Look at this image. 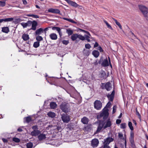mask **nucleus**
<instances>
[{
  "label": "nucleus",
  "instance_id": "nucleus-1",
  "mask_svg": "<svg viewBox=\"0 0 148 148\" xmlns=\"http://www.w3.org/2000/svg\"><path fill=\"white\" fill-rule=\"evenodd\" d=\"M138 7L146 20L148 21V8L145 6L142 5H139Z\"/></svg>",
  "mask_w": 148,
  "mask_h": 148
},
{
  "label": "nucleus",
  "instance_id": "nucleus-2",
  "mask_svg": "<svg viewBox=\"0 0 148 148\" xmlns=\"http://www.w3.org/2000/svg\"><path fill=\"white\" fill-rule=\"evenodd\" d=\"M60 109L65 113H67L70 110L69 106L68 103H62L60 105Z\"/></svg>",
  "mask_w": 148,
  "mask_h": 148
},
{
  "label": "nucleus",
  "instance_id": "nucleus-3",
  "mask_svg": "<svg viewBox=\"0 0 148 148\" xmlns=\"http://www.w3.org/2000/svg\"><path fill=\"white\" fill-rule=\"evenodd\" d=\"M78 38L82 40H84L83 36L80 34H73L71 36V39L73 41H75Z\"/></svg>",
  "mask_w": 148,
  "mask_h": 148
},
{
  "label": "nucleus",
  "instance_id": "nucleus-4",
  "mask_svg": "<svg viewBox=\"0 0 148 148\" xmlns=\"http://www.w3.org/2000/svg\"><path fill=\"white\" fill-rule=\"evenodd\" d=\"M102 85L101 87L102 89H106L107 91L110 90L112 88V85L109 82H107L106 84L102 83Z\"/></svg>",
  "mask_w": 148,
  "mask_h": 148
},
{
  "label": "nucleus",
  "instance_id": "nucleus-5",
  "mask_svg": "<svg viewBox=\"0 0 148 148\" xmlns=\"http://www.w3.org/2000/svg\"><path fill=\"white\" fill-rule=\"evenodd\" d=\"M94 104V108L97 110H100L102 108V103L99 100H96Z\"/></svg>",
  "mask_w": 148,
  "mask_h": 148
},
{
  "label": "nucleus",
  "instance_id": "nucleus-6",
  "mask_svg": "<svg viewBox=\"0 0 148 148\" xmlns=\"http://www.w3.org/2000/svg\"><path fill=\"white\" fill-rule=\"evenodd\" d=\"M61 119L65 123H68L70 120L69 116L65 114L62 115Z\"/></svg>",
  "mask_w": 148,
  "mask_h": 148
},
{
  "label": "nucleus",
  "instance_id": "nucleus-7",
  "mask_svg": "<svg viewBox=\"0 0 148 148\" xmlns=\"http://www.w3.org/2000/svg\"><path fill=\"white\" fill-rule=\"evenodd\" d=\"M108 60L109 62H108L107 59H105L101 63V65L103 67H106L108 66L109 65V63L110 64L111 66L112 67V66L111 64L110 63V58L109 57H108Z\"/></svg>",
  "mask_w": 148,
  "mask_h": 148
},
{
  "label": "nucleus",
  "instance_id": "nucleus-8",
  "mask_svg": "<svg viewBox=\"0 0 148 148\" xmlns=\"http://www.w3.org/2000/svg\"><path fill=\"white\" fill-rule=\"evenodd\" d=\"M104 125V123L102 121H100L99 123L97 129L95 134H97L100 132L102 128L103 127Z\"/></svg>",
  "mask_w": 148,
  "mask_h": 148
},
{
  "label": "nucleus",
  "instance_id": "nucleus-9",
  "mask_svg": "<svg viewBox=\"0 0 148 148\" xmlns=\"http://www.w3.org/2000/svg\"><path fill=\"white\" fill-rule=\"evenodd\" d=\"M113 139L111 137H108L104 140L103 144L108 145L110 143L113 141Z\"/></svg>",
  "mask_w": 148,
  "mask_h": 148
},
{
  "label": "nucleus",
  "instance_id": "nucleus-10",
  "mask_svg": "<svg viewBox=\"0 0 148 148\" xmlns=\"http://www.w3.org/2000/svg\"><path fill=\"white\" fill-rule=\"evenodd\" d=\"M99 143V141L98 139L95 138L91 141V145L93 147H97Z\"/></svg>",
  "mask_w": 148,
  "mask_h": 148
},
{
  "label": "nucleus",
  "instance_id": "nucleus-11",
  "mask_svg": "<svg viewBox=\"0 0 148 148\" xmlns=\"http://www.w3.org/2000/svg\"><path fill=\"white\" fill-rule=\"evenodd\" d=\"M48 12L55 14H60V10L57 9H53L52 8H49L48 10Z\"/></svg>",
  "mask_w": 148,
  "mask_h": 148
},
{
  "label": "nucleus",
  "instance_id": "nucleus-12",
  "mask_svg": "<svg viewBox=\"0 0 148 148\" xmlns=\"http://www.w3.org/2000/svg\"><path fill=\"white\" fill-rule=\"evenodd\" d=\"M105 125H104L103 128L105 129L106 128L110 127L112 125V123L111 121H110V119H108L104 123Z\"/></svg>",
  "mask_w": 148,
  "mask_h": 148
},
{
  "label": "nucleus",
  "instance_id": "nucleus-13",
  "mask_svg": "<svg viewBox=\"0 0 148 148\" xmlns=\"http://www.w3.org/2000/svg\"><path fill=\"white\" fill-rule=\"evenodd\" d=\"M52 29L53 30H56L59 33L60 37L62 36V33L60 27H52Z\"/></svg>",
  "mask_w": 148,
  "mask_h": 148
},
{
  "label": "nucleus",
  "instance_id": "nucleus-14",
  "mask_svg": "<svg viewBox=\"0 0 148 148\" xmlns=\"http://www.w3.org/2000/svg\"><path fill=\"white\" fill-rule=\"evenodd\" d=\"M114 91L113 90L111 94H108L107 95V97L110 101H112L114 98Z\"/></svg>",
  "mask_w": 148,
  "mask_h": 148
},
{
  "label": "nucleus",
  "instance_id": "nucleus-15",
  "mask_svg": "<svg viewBox=\"0 0 148 148\" xmlns=\"http://www.w3.org/2000/svg\"><path fill=\"white\" fill-rule=\"evenodd\" d=\"M14 18H5V19H0V23H2L3 22H11L13 21Z\"/></svg>",
  "mask_w": 148,
  "mask_h": 148
},
{
  "label": "nucleus",
  "instance_id": "nucleus-16",
  "mask_svg": "<svg viewBox=\"0 0 148 148\" xmlns=\"http://www.w3.org/2000/svg\"><path fill=\"white\" fill-rule=\"evenodd\" d=\"M40 133V131L38 130H34L32 132L31 134L32 136H36L38 135Z\"/></svg>",
  "mask_w": 148,
  "mask_h": 148
},
{
  "label": "nucleus",
  "instance_id": "nucleus-17",
  "mask_svg": "<svg viewBox=\"0 0 148 148\" xmlns=\"http://www.w3.org/2000/svg\"><path fill=\"white\" fill-rule=\"evenodd\" d=\"M32 27L30 29L35 30L36 29V26L37 25V23L35 21H32Z\"/></svg>",
  "mask_w": 148,
  "mask_h": 148
},
{
  "label": "nucleus",
  "instance_id": "nucleus-18",
  "mask_svg": "<svg viewBox=\"0 0 148 148\" xmlns=\"http://www.w3.org/2000/svg\"><path fill=\"white\" fill-rule=\"evenodd\" d=\"M103 112L104 115V118H106V119L108 117V110L107 108H104L103 110Z\"/></svg>",
  "mask_w": 148,
  "mask_h": 148
},
{
  "label": "nucleus",
  "instance_id": "nucleus-19",
  "mask_svg": "<svg viewBox=\"0 0 148 148\" xmlns=\"http://www.w3.org/2000/svg\"><path fill=\"white\" fill-rule=\"evenodd\" d=\"M50 38L52 40H56L57 39V36L55 33H52L49 35Z\"/></svg>",
  "mask_w": 148,
  "mask_h": 148
},
{
  "label": "nucleus",
  "instance_id": "nucleus-20",
  "mask_svg": "<svg viewBox=\"0 0 148 148\" xmlns=\"http://www.w3.org/2000/svg\"><path fill=\"white\" fill-rule=\"evenodd\" d=\"M38 138L40 140H42L46 138V135L42 134H40L38 136Z\"/></svg>",
  "mask_w": 148,
  "mask_h": 148
},
{
  "label": "nucleus",
  "instance_id": "nucleus-21",
  "mask_svg": "<svg viewBox=\"0 0 148 148\" xmlns=\"http://www.w3.org/2000/svg\"><path fill=\"white\" fill-rule=\"evenodd\" d=\"M92 53L93 55L96 58H98L99 55V52L96 50L93 51L92 52Z\"/></svg>",
  "mask_w": 148,
  "mask_h": 148
},
{
  "label": "nucleus",
  "instance_id": "nucleus-22",
  "mask_svg": "<svg viewBox=\"0 0 148 148\" xmlns=\"http://www.w3.org/2000/svg\"><path fill=\"white\" fill-rule=\"evenodd\" d=\"M73 31L70 28L66 29V32L68 34V36H70L73 34Z\"/></svg>",
  "mask_w": 148,
  "mask_h": 148
},
{
  "label": "nucleus",
  "instance_id": "nucleus-23",
  "mask_svg": "<svg viewBox=\"0 0 148 148\" xmlns=\"http://www.w3.org/2000/svg\"><path fill=\"white\" fill-rule=\"evenodd\" d=\"M43 32V29L42 28H40L37 29L35 32V34L36 35H39L41 34Z\"/></svg>",
  "mask_w": 148,
  "mask_h": 148
},
{
  "label": "nucleus",
  "instance_id": "nucleus-24",
  "mask_svg": "<svg viewBox=\"0 0 148 148\" xmlns=\"http://www.w3.org/2000/svg\"><path fill=\"white\" fill-rule=\"evenodd\" d=\"M22 38L25 41L28 40L29 39L28 35L27 34H24L22 36Z\"/></svg>",
  "mask_w": 148,
  "mask_h": 148
},
{
  "label": "nucleus",
  "instance_id": "nucleus-25",
  "mask_svg": "<svg viewBox=\"0 0 148 148\" xmlns=\"http://www.w3.org/2000/svg\"><path fill=\"white\" fill-rule=\"evenodd\" d=\"M50 107L51 109H54L57 107V105L55 102H51L50 104Z\"/></svg>",
  "mask_w": 148,
  "mask_h": 148
},
{
  "label": "nucleus",
  "instance_id": "nucleus-26",
  "mask_svg": "<svg viewBox=\"0 0 148 148\" xmlns=\"http://www.w3.org/2000/svg\"><path fill=\"white\" fill-rule=\"evenodd\" d=\"M81 121L84 124H87L88 122V119L87 118L84 117L82 119Z\"/></svg>",
  "mask_w": 148,
  "mask_h": 148
},
{
  "label": "nucleus",
  "instance_id": "nucleus-27",
  "mask_svg": "<svg viewBox=\"0 0 148 148\" xmlns=\"http://www.w3.org/2000/svg\"><path fill=\"white\" fill-rule=\"evenodd\" d=\"M9 28L8 27H4L2 28V31L6 33H8L9 32Z\"/></svg>",
  "mask_w": 148,
  "mask_h": 148
},
{
  "label": "nucleus",
  "instance_id": "nucleus-28",
  "mask_svg": "<svg viewBox=\"0 0 148 148\" xmlns=\"http://www.w3.org/2000/svg\"><path fill=\"white\" fill-rule=\"evenodd\" d=\"M47 115L49 117L52 118L55 117L56 116L54 112H49L48 113Z\"/></svg>",
  "mask_w": 148,
  "mask_h": 148
},
{
  "label": "nucleus",
  "instance_id": "nucleus-29",
  "mask_svg": "<svg viewBox=\"0 0 148 148\" xmlns=\"http://www.w3.org/2000/svg\"><path fill=\"white\" fill-rule=\"evenodd\" d=\"M91 36H89V35H85L83 37L84 38V40H87L88 42H90V40L89 39L90 38Z\"/></svg>",
  "mask_w": 148,
  "mask_h": 148
},
{
  "label": "nucleus",
  "instance_id": "nucleus-30",
  "mask_svg": "<svg viewBox=\"0 0 148 148\" xmlns=\"http://www.w3.org/2000/svg\"><path fill=\"white\" fill-rule=\"evenodd\" d=\"M63 19L64 20L68 21L69 22H71L72 23H74L75 24H77V23L75 21H73V20L71 19H69L66 18H63Z\"/></svg>",
  "mask_w": 148,
  "mask_h": 148
},
{
  "label": "nucleus",
  "instance_id": "nucleus-31",
  "mask_svg": "<svg viewBox=\"0 0 148 148\" xmlns=\"http://www.w3.org/2000/svg\"><path fill=\"white\" fill-rule=\"evenodd\" d=\"M128 125L131 131H133L134 130V127L132 126V123L131 122L129 121Z\"/></svg>",
  "mask_w": 148,
  "mask_h": 148
},
{
  "label": "nucleus",
  "instance_id": "nucleus-32",
  "mask_svg": "<svg viewBox=\"0 0 148 148\" xmlns=\"http://www.w3.org/2000/svg\"><path fill=\"white\" fill-rule=\"evenodd\" d=\"M113 20L114 21H115V23H116V24L118 25V26L121 29H122V26L121 25V24H120V23L119 22H118L117 20H116L115 19H113Z\"/></svg>",
  "mask_w": 148,
  "mask_h": 148
},
{
  "label": "nucleus",
  "instance_id": "nucleus-33",
  "mask_svg": "<svg viewBox=\"0 0 148 148\" xmlns=\"http://www.w3.org/2000/svg\"><path fill=\"white\" fill-rule=\"evenodd\" d=\"M27 148H32L33 146V143L31 142H29L27 144Z\"/></svg>",
  "mask_w": 148,
  "mask_h": 148
},
{
  "label": "nucleus",
  "instance_id": "nucleus-34",
  "mask_svg": "<svg viewBox=\"0 0 148 148\" xmlns=\"http://www.w3.org/2000/svg\"><path fill=\"white\" fill-rule=\"evenodd\" d=\"M26 122L29 123L32 121V119L31 117L29 116L25 118Z\"/></svg>",
  "mask_w": 148,
  "mask_h": 148
},
{
  "label": "nucleus",
  "instance_id": "nucleus-35",
  "mask_svg": "<svg viewBox=\"0 0 148 148\" xmlns=\"http://www.w3.org/2000/svg\"><path fill=\"white\" fill-rule=\"evenodd\" d=\"M39 43V42L38 41L34 42L33 45V46L35 48L38 47L40 45Z\"/></svg>",
  "mask_w": 148,
  "mask_h": 148
},
{
  "label": "nucleus",
  "instance_id": "nucleus-36",
  "mask_svg": "<svg viewBox=\"0 0 148 148\" xmlns=\"http://www.w3.org/2000/svg\"><path fill=\"white\" fill-rule=\"evenodd\" d=\"M36 39L38 42H39L42 40H43V38L41 36H38L36 37Z\"/></svg>",
  "mask_w": 148,
  "mask_h": 148
},
{
  "label": "nucleus",
  "instance_id": "nucleus-37",
  "mask_svg": "<svg viewBox=\"0 0 148 148\" xmlns=\"http://www.w3.org/2000/svg\"><path fill=\"white\" fill-rule=\"evenodd\" d=\"M126 127V124L125 123H122L120 125V128L121 129H124Z\"/></svg>",
  "mask_w": 148,
  "mask_h": 148
},
{
  "label": "nucleus",
  "instance_id": "nucleus-38",
  "mask_svg": "<svg viewBox=\"0 0 148 148\" xmlns=\"http://www.w3.org/2000/svg\"><path fill=\"white\" fill-rule=\"evenodd\" d=\"M12 140L16 143H18L20 141V140L19 138H13L12 139Z\"/></svg>",
  "mask_w": 148,
  "mask_h": 148
},
{
  "label": "nucleus",
  "instance_id": "nucleus-39",
  "mask_svg": "<svg viewBox=\"0 0 148 148\" xmlns=\"http://www.w3.org/2000/svg\"><path fill=\"white\" fill-rule=\"evenodd\" d=\"M102 117H103V119H106V118H104V115L103 114V112L101 113L99 115L97 116V118H99Z\"/></svg>",
  "mask_w": 148,
  "mask_h": 148
},
{
  "label": "nucleus",
  "instance_id": "nucleus-40",
  "mask_svg": "<svg viewBox=\"0 0 148 148\" xmlns=\"http://www.w3.org/2000/svg\"><path fill=\"white\" fill-rule=\"evenodd\" d=\"M104 22L106 23V25L107 26L108 28L112 29L111 26L109 24V23L107 22V21L105 20L104 21Z\"/></svg>",
  "mask_w": 148,
  "mask_h": 148
},
{
  "label": "nucleus",
  "instance_id": "nucleus-41",
  "mask_svg": "<svg viewBox=\"0 0 148 148\" xmlns=\"http://www.w3.org/2000/svg\"><path fill=\"white\" fill-rule=\"evenodd\" d=\"M136 115H137V116H138V118L140 119V120L141 121V116L139 112H138V110L137 109H136Z\"/></svg>",
  "mask_w": 148,
  "mask_h": 148
},
{
  "label": "nucleus",
  "instance_id": "nucleus-42",
  "mask_svg": "<svg viewBox=\"0 0 148 148\" xmlns=\"http://www.w3.org/2000/svg\"><path fill=\"white\" fill-rule=\"evenodd\" d=\"M5 1H0V6L1 7H3L5 6Z\"/></svg>",
  "mask_w": 148,
  "mask_h": 148
},
{
  "label": "nucleus",
  "instance_id": "nucleus-43",
  "mask_svg": "<svg viewBox=\"0 0 148 148\" xmlns=\"http://www.w3.org/2000/svg\"><path fill=\"white\" fill-rule=\"evenodd\" d=\"M62 42L63 44L65 45H68L69 42V41L68 40H64L62 41Z\"/></svg>",
  "mask_w": 148,
  "mask_h": 148
},
{
  "label": "nucleus",
  "instance_id": "nucleus-44",
  "mask_svg": "<svg viewBox=\"0 0 148 148\" xmlns=\"http://www.w3.org/2000/svg\"><path fill=\"white\" fill-rule=\"evenodd\" d=\"M118 136L121 139H123V137L122 133L121 132H119L118 133Z\"/></svg>",
  "mask_w": 148,
  "mask_h": 148
},
{
  "label": "nucleus",
  "instance_id": "nucleus-45",
  "mask_svg": "<svg viewBox=\"0 0 148 148\" xmlns=\"http://www.w3.org/2000/svg\"><path fill=\"white\" fill-rule=\"evenodd\" d=\"M26 23L27 27V26H30L31 25L32 21H29Z\"/></svg>",
  "mask_w": 148,
  "mask_h": 148
},
{
  "label": "nucleus",
  "instance_id": "nucleus-46",
  "mask_svg": "<svg viewBox=\"0 0 148 148\" xmlns=\"http://www.w3.org/2000/svg\"><path fill=\"white\" fill-rule=\"evenodd\" d=\"M134 134L132 131H131L130 133V138H134Z\"/></svg>",
  "mask_w": 148,
  "mask_h": 148
},
{
  "label": "nucleus",
  "instance_id": "nucleus-47",
  "mask_svg": "<svg viewBox=\"0 0 148 148\" xmlns=\"http://www.w3.org/2000/svg\"><path fill=\"white\" fill-rule=\"evenodd\" d=\"M85 48L86 49H89L91 48V46L89 44H86L85 45Z\"/></svg>",
  "mask_w": 148,
  "mask_h": 148
},
{
  "label": "nucleus",
  "instance_id": "nucleus-48",
  "mask_svg": "<svg viewBox=\"0 0 148 148\" xmlns=\"http://www.w3.org/2000/svg\"><path fill=\"white\" fill-rule=\"evenodd\" d=\"M116 106H113V111H112V114H114L116 111Z\"/></svg>",
  "mask_w": 148,
  "mask_h": 148
},
{
  "label": "nucleus",
  "instance_id": "nucleus-49",
  "mask_svg": "<svg viewBox=\"0 0 148 148\" xmlns=\"http://www.w3.org/2000/svg\"><path fill=\"white\" fill-rule=\"evenodd\" d=\"M21 24L23 26V28H25L27 27L26 23H21Z\"/></svg>",
  "mask_w": 148,
  "mask_h": 148
},
{
  "label": "nucleus",
  "instance_id": "nucleus-50",
  "mask_svg": "<svg viewBox=\"0 0 148 148\" xmlns=\"http://www.w3.org/2000/svg\"><path fill=\"white\" fill-rule=\"evenodd\" d=\"M101 148H110V147L109 145L103 144V145L102 146Z\"/></svg>",
  "mask_w": 148,
  "mask_h": 148
},
{
  "label": "nucleus",
  "instance_id": "nucleus-51",
  "mask_svg": "<svg viewBox=\"0 0 148 148\" xmlns=\"http://www.w3.org/2000/svg\"><path fill=\"white\" fill-rule=\"evenodd\" d=\"M97 49L99 50L100 52H102L103 51V49L100 46L98 47Z\"/></svg>",
  "mask_w": 148,
  "mask_h": 148
},
{
  "label": "nucleus",
  "instance_id": "nucleus-52",
  "mask_svg": "<svg viewBox=\"0 0 148 148\" xmlns=\"http://www.w3.org/2000/svg\"><path fill=\"white\" fill-rule=\"evenodd\" d=\"M121 122V119H117L116 120V124H119Z\"/></svg>",
  "mask_w": 148,
  "mask_h": 148
},
{
  "label": "nucleus",
  "instance_id": "nucleus-53",
  "mask_svg": "<svg viewBox=\"0 0 148 148\" xmlns=\"http://www.w3.org/2000/svg\"><path fill=\"white\" fill-rule=\"evenodd\" d=\"M32 129L34 130H37L38 129V127L36 125L33 126L32 127Z\"/></svg>",
  "mask_w": 148,
  "mask_h": 148
},
{
  "label": "nucleus",
  "instance_id": "nucleus-54",
  "mask_svg": "<svg viewBox=\"0 0 148 148\" xmlns=\"http://www.w3.org/2000/svg\"><path fill=\"white\" fill-rule=\"evenodd\" d=\"M130 143H133V142H134V138H130Z\"/></svg>",
  "mask_w": 148,
  "mask_h": 148
},
{
  "label": "nucleus",
  "instance_id": "nucleus-55",
  "mask_svg": "<svg viewBox=\"0 0 148 148\" xmlns=\"http://www.w3.org/2000/svg\"><path fill=\"white\" fill-rule=\"evenodd\" d=\"M2 140L3 141V142L4 143L8 142V140L6 138H3L2 139Z\"/></svg>",
  "mask_w": 148,
  "mask_h": 148
},
{
  "label": "nucleus",
  "instance_id": "nucleus-56",
  "mask_svg": "<svg viewBox=\"0 0 148 148\" xmlns=\"http://www.w3.org/2000/svg\"><path fill=\"white\" fill-rule=\"evenodd\" d=\"M98 46H99V44H98V43L97 42H95V44L94 45V48H95V47H97Z\"/></svg>",
  "mask_w": 148,
  "mask_h": 148
},
{
  "label": "nucleus",
  "instance_id": "nucleus-57",
  "mask_svg": "<svg viewBox=\"0 0 148 148\" xmlns=\"http://www.w3.org/2000/svg\"><path fill=\"white\" fill-rule=\"evenodd\" d=\"M32 17L35 18H39V16L37 15H34L33 14L32 16Z\"/></svg>",
  "mask_w": 148,
  "mask_h": 148
},
{
  "label": "nucleus",
  "instance_id": "nucleus-58",
  "mask_svg": "<svg viewBox=\"0 0 148 148\" xmlns=\"http://www.w3.org/2000/svg\"><path fill=\"white\" fill-rule=\"evenodd\" d=\"M23 4L25 5H26L27 4V2L26 0H22Z\"/></svg>",
  "mask_w": 148,
  "mask_h": 148
},
{
  "label": "nucleus",
  "instance_id": "nucleus-59",
  "mask_svg": "<svg viewBox=\"0 0 148 148\" xmlns=\"http://www.w3.org/2000/svg\"><path fill=\"white\" fill-rule=\"evenodd\" d=\"M131 145H132V146L133 147V148H135V145L134 144V142H133V143H131Z\"/></svg>",
  "mask_w": 148,
  "mask_h": 148
},
{
  "label": "nucleus",
  "instance_id": "nucleus-60",
  "mask_svg": "<svg viewBox=\"0 0 148 148\" xmlns=\"http://www.w3.org/2000/svg\"><path fill=\"white\" fill-rule=\"evenodd\" d=\"M78 30H80L81 32H83L84 33L86 31L84 30H83V29H80V28H79L78 29Z\"/></svg>",
  "mask_w": 148,
  "mask_h": 148
},
{
  "label": "nucleus",
  "instance_id": "nucleus-61",
  "mask_svg": "<svg viewBox=\"0 0 148 148\" xmlns=\"http://www.w3.org/2000/svg\"><path fill=\"white\" fill-rule=\"evenodd\" d=\"M17 130L19 132H21L23 131V130L21 128H18V129Z\"/></svg>",
  "mask_w": 148,
  "mask_h": 148
},
{
  "label": "nucleus",
  "instance_id": "nucleus-62",
  "mask_svg": "<svg viewBox=\"0 0 148 148\" xmlns=\"http://www.w3.org/2000/svg\"><path fill=\"white\" fill-rule=\"evenodd\" d=\"M85 33L87 34H88V35H89V36H91V35H90V33H89V32H88V31H86L85 32Z\"/></svg>",
  "mask_w": 148,
  "mask_h": 148
},
{
  "label": "nucleus",
  "instance_id": "nucleus-63",
  "mask_svg": "<svg viewBox=\"0 0 148 148\" xmlns=\"http://www.w3.org/2000/svg\"><path fill=\"white\" fill-rule=\"evenodd\" d=\"M33 14H27L26 15L28 16L32 17L33 15Z\"/></svg>",
  "mask_w": 148,
  "mask_h": 148
},
{
  "label": "nucleus",
  "instance_id": "nucleus-64",
  "mask_svg": "<svg viewBox=\"0 0 148 148\" xmlns=\"http://www.w3.org/2000/svg\"><path fill=\"white\" fill-rule=\"evenodd\" d=\"M17 20L19 21V22H21V21H22V20H21V18H17L16 19Z\"/></svg>",
  "mask_w": 148,
  "mask_h": 148
}]
</instances>
